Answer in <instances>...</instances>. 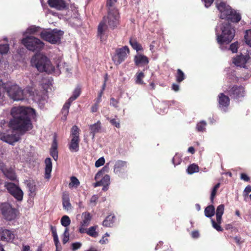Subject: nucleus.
I'll return each mask as SVG.
<instances>
[{"label": "nucleus", "mask_w": 251, "mask_h": 251, "mask_svg": "<svg viewBox=\"0 0 251 251\" xmlns=\"http://www.w3.org/2000/svg\"><path fill=\"white\" fill-rule=\"evenodd\" d=\"M12 118L9 123L2 120L0 122V126L2 130H0V140L9 144H13L17 142L19 138L15 135H10L4 132L7 131V126L13 131H16L20 135H24L33 128L32 119L36 117V111L33 108L18 106L12 108L10 111Z\"/></svg>", "instance_id": "1"}, {"label": "nucleus", "mask_w": 251, "mask_h": 251, "mask_svg": "<svg viewBox=\"0 0 251 251\" xmlns=\"http://www.w3.org/2000/svg\"><path fill=\"white\" fill-rule=\"evenodd\" d=\"M107 16H104L103 17L98 26V36L100 39H102L108 27L114 29L120 25V16L119 10L107 11Z\"/></svg>", "instance_id": "2"}, {"label": "nucleus", "mask_w": 251, "mask_h": 251, "mask_svg": "<svg viewBox=\"0 0 251 251\" xmlns=\"http://www.w3.org/2000/svg\"><path fill=\"white\" fill-rule=\"evenodd\" d=\"M216 4L220 13L221 19H226L233 23H238L241 20V15L225 2L221 1L219 3L216 2Z\"/></svg>", "instance_id": "3"}, {"label": "nucleus", "mask_w": 251, "mask_h": 251, "mask_svg": "<svg viewBox=\"0 0 251 251\" xmlns=\"http://www.w3.org/2000/svg\"><path fill=\"white\" fill-rule=\"evenodd\" d=\"M221 34H217V42L220 44H229L233 39L235 30L231 24L227 22L222 24L221 27Z\"/></svg>", "instance_id": "4"}, {"label": "nucleus", "mask_w": 251, "mask_h": 251, "mask_svg": "<svg viewBox=\"0 0 251 251\" xmlns=\"http://www.w3.org/2000/svg\"><path fill=\"white\" fill-rule=\"evenodd\" d=\"M22 44L29 50L39 52L44 47L45 44L40 39L33 36H26L21 41Z\"/></svg>", "instance_id": "5"}, {"label": "nucleus", "mask_w": 251, "mask_h": 251, "mask_svg": "<svg viewBox=\"0 0 251 251\" xmlns=\"http://www.w3.org/2000/svg\"><path fill=\"white\" fill-rule=\"evenodd\" d=\"M64 32L60 30L54 29L49 31L44 29L40 33V36L43 40L52 44L60 43Z\"/></svg>", "instance_id": "6"}, {"label": "nucleus", "mask_w": 251, "mask_h": 251, "mask_svg": "<svg viewBox=\"0 0 251 251\" xmlns=\"http://www.w3.org/2000/svg\"><path fill=\"white\" fill-rule=\"evenodd\" d=\"M9 96L14 100H23L27 99V95H31L29 89H22L18 85H12L7 89Z\"/></svg>", "instance_id": "7"}, {"label": "nucleus", "mask_w": 251, "mask_h": 251, "mask_svg": "<svg viewBox=\"0 0 251 251\" xmlns=\"http://www.w3.org/2000/svg\"><path fill=\"white\" fill-rule=\"evenodd\" d=\"M31 63L35 65L40 72H47L50 65V61L48 57L41 54L34 55L31 59Z\"/></svg>", "instance_id": "8"}, {"label": "nucleus", "mask_w": 251, "mask_h": 251, "mask_svg": "<svg viewBox=\"0 0 251 251\" xmlns=\"http://www.w3.org/2000/svg\"><path fill=\"white\" fill-rule=\"evenodd\" d=\"M79 129L76 126H74L71 128V140L68 145L69 149L71 152H77L79 151L80 138Z\"/></svg>", "instance_id": "9"}, {"label": "nucleus", "mask_w": 251, "mask_h": 251, "mask_svg": "<svg viewBox=\"0 0 251 251\" xmlns=\"http://www.w3.org/2000/svg\"><path fill=\"white\" fill-rule=\"evenodd\" d=\"M129 52V49L126 46L116 49L115 53L112 56V60L114 64L118 66L123 62L127 58Z\"/></svg>", "instance_id": "10"}, {"label": "nucleus", "mask_w": 251, "mask_h": 251, "mask_svg": "<svg viewBox=\"0 0 251 251\" xmlns=\"http://www.w3.org/2000/svg\"><path fill=\"white\" fill-rule=\"evenodd\" d=\"M0 209L3 218L7 221L14 220L17 216V211L16 208L8 203H3L0 205Z\"/></svg>", "instance_id": "11"}, {"label": "nucleus", "mask_w": 251, "mask_h": 251, "mask_svg": "<svg viewBox=\"0 0 251 251\" xmlns=\"http://www.w3.org/2000/svg\"><path fill=\"white\" fill-rule=\"evenodd\" d=\"M4 187L8 192L18 201H21L23 198V192L21 189L12 182H5Z\"/></svg>", "instance_id": "12"}, {"label": "nucleus", "mask_w": 251, "mask_h": 251, "mask_svg": "<svg viewBox=\"0 0 251 251\" xmlns=\"http://www.w3.org/2000/svg\"><path fill=\"white\" fill-rule=\"evenodd\" d=\"M224 204L219 205L216 211V222L213 219L211 220L212 226L218 231H223V228L220 226V224L222 223V217L224 213Z\"/></svg>", "instance_id": "13"}, {"label": "nucleus", "mask_w": 251, "mask_h": 251, "mask_svg": "<svg viewBox=\"0 0 251 251\" xmlns=\"http://www.w3.org/2000/svg\"><path fill=\"white\" fill-rule=\"evenodd\" d=\"M14 231L3 227L0 228V240L6 243H12L15 238Z\"/></svg>", "instance_id": "14"}, {"label": "nucleus", "mask_w": 251, "mask_h": 251, "mask_svg": "<svg viewBox=\"0 0 251 251\" xmlns=\"http://www.w3.org/2000/svg\"><path fill=\"white\" fill-rule=\"evenodd\" d=\"M49 6L58 11H63L68 9V4L65 0H48Z\"/></svg>", "instance_id": "15"}, {"label": "nucleus", "mask_w": 251, "mask_h": 251, "mask_svg": "<svg viewBox=\"0 0 251 251\" xmlns=\"http://www.w3.org/2000/svg\"><path fill=\"white\" fill-rule=\"evenodd\" d=\"M127 162L122 160H117L114 167V172L121 177H124L126 172Z\"/></svg>", "instance_id": "16"}, {"label": "nucleus", "mask_w": 251, "mask_h": 251, "mask_svg": "<svg viewBox=\"0 0 251 251\" xmlns=\"http://www.w3.org/2000/svg\"><path fill=\"white\" fill-rule=\"evenodd\" d=\"M228 93L230 97L234 99H238L244 96V88L241 86L234 85L230 89Z\"/></svg>", "instance_id": "17"}, {"label": "nucleus", "mask_w": 251, "mask_h": 251, "mask_svg": "<svg viewBox=\"0 0 251 251\" xmlns=\"http://www.w3.org/2000/svg\"><path fill=\"white\" fill-rule=\"evenodd\" d=\"M110 176L108 175H105L102 177V178L100 180L97 181L94 184V187H97L100 186H102V190L103 191H106L108 190V185L110 184Z\"/></svg>", "instance_id": "18"}, {"label": "nucleus", "mask_w": 251, "mask_h": 251, "mask_svg": "<svg viewBox=\"0 0 251 251\" xmlns=\"http://www.w3.org/2000/svg\"><path fill=\"white\" fill-rule=\"evenodd\" d=\"M218 101L219 107L221 108H227L230 103L229 97L224 93L219 94Z\"/></svg>", "instance_id": "19"}, {"label": "nucleus", "mask_w": 251, "mask_h": 251, "mask_svg": "<svg viewBox=\"0 0 251 251\" xmlns=\"http://www.w3.org/2000/svg\"><path fill=\"white\" fill-rule=\"evenodd\" d=\"M134 61L136 66H143L149 63L148 58L144 55L139 54L134 57Z\"/></svg>", "instance_id": "20"}, {"label": "nucleus", "mask_w": 251, "mask_h": 251, "mask_svg": "<svg viewBox=\"0 0 251 251\" xmlns=\"http://www.w3.org/2000/svg\"><path fill=\"white\" fill-rule=\"evenodd\" d=\"M90 134L92 136V139H94L95 134L98 133L101 129V123L98 121L96 123L91 125L89 126Z\"/></svg>", "instance_id": "21"}, {"label": "nucleus", "mask_w": 251, "mask_h": 251, "mask_svg": "<svg viewBox=\"0 0 251 251\" xmlns=\"http://www.w3.org/2000/svg\"><path fill=\"white\" fill-rule=\"evenodd\" d=\"M46 164L45 178L49 179L52 171V162L50 158H47L45 160Z\"/></svg>", "instance_id": "22"}, {"label": "nucleus", "mask_w": 251, "mask_h": 251, "mask_svg": "<svg viewBox=\"0 0 251 251\" xmlns=\"http://www.w3.org/2000/svg\"><path fill=\"white\" fill-rule=\"evenodd\" d=\"M247 61L246 57L243 55H241L234 58L233 63L237 66L244 67Z\"/></svg>", "instance_id": "23"}, {"label": "nucleus", "mask_w": 251, "mask_h": 251, "mask_svg": "<svg viewBox=\"0 0 251 251\" xmlns=\"http://www.w3.org/2000/svg\"><path fill=\"white\" fill-rule=\"evenodd\" d=\"M115 216L114 215H108L103 221L102 225L105 227H111L115 222Z\"/></svg>", "instance_id": "24"}, {"label": "nucleus", "mask_w": 251, "mask_h": 251, "mask_svg": "<svg viewBox=\"0 0 251 251\" xmlns=\"http://www.w3.org/2000/svg\"><path fill=\"white\" fill-rule=\"evenodd\" d=\"M92 217L89 212H85L82 214V221L81 222L82 226H87L90 224Z\"/></svg>", "instance_id": "25"}, {"label": "nucleus", "mask_w": 251, "mask_h": 251, "mask_svg": "<svg viewBox=\"0 0 251 251\" xmlns=\"http://www.w3.org/2000/svg\"><path fill=\"white\" fill-rule=\"evenodd\" d=\"M3 174L7 178L10 180L14 181L16 179V175L14 170L11 168L7 169Z\"/></svg>", "instance_id": "26"}, {"label": "nucleus", "mask_w": 251, "mask_h": 251, "mask_svg": "<svg viewBox=\"0 0 251 251\" xmlns=\"http://www.w3.org/2000/svg\"><path fill=\"white\" fill-rule=\"evenodd\" d=\"M118 0H106V7L107 11H115L119 10L115 6V4L117 3Z\"/></svg>", "instance_id": "27"}, {"label": "nucleus", "mask_w": 251, "mask_h": 251, "mask_svg": "<svg viewBox=\"0 0 251 251\" xmlns=\"http://www.w3.org/2000/svg\"><path fill=\"white\" fill-rule=\"evenodd\" d=\"M129 44L132 48L137 51L143 50V48L140 44H139L135 39L131 38L129 40Z\"/></svg>", "instance_id": "28"}, {"label": "nucleus", "mask_w": 251, "mask_h": 251, "mask_svg": "<svg viewBox=\"0 0 251 251\" xmlns=\"http://www.w3.org/2000/svg\"><path fill=\"white\" fill-rule=\"evenodd\" d=\"M215 212V207L212 204L208 205L204 209V215L208 218L212 217L214 215Z\"/></svg>", "instance_id": "29"}, {"label": "nucleus", "mask_w": 251, "mask_h": 251, "mask_svg": "<svg viewBox=\"0 0 251 251\" xmlns=\"http://www.w3.org/2000/svg\"><path fill=\"white\" fill-rule=\"evenodd\" d=\"M176 80L177 83L181 82L185 78L184 73L180 69L176 70V73L175 75Z\"/></svg>", "instance_id": "30"}, {"label": "nucleus", "mask_w": 251, "mask_h": 251, "mask_svg": "<svg viewBox=\"0 0 251 251\" xmlns=\"http://www.w3.org/2000/svg\"><path fill=\"white\" fill-rule=\"evenodd\" d=\"M81 93V88L78 86L74 90L73 95L71 97H70L68 100H69L72 103L74 100H75L80 96Z\"/></svg>", "instance_id": "31"}, {"label": "nucleus", "mask_w": 251, "mask_h": 251, "mask_svg": "<svg viewBox=\"0 0 251 251\" xmlns=\"http://www.w3.org/2000/svg\"><path fill=\"white\" fill-rule=\"evenodd\" d=\"M98 226H91L87 230L86 233L92 237L96 238L98 237L99 235V233L98 232L96 231V229L98 228Z\"/></svg>", "instance_id": "32"}, {"label": "nucleus", "mask_w": 251, "mask_h": 251, "mask_svg": "<svg viewBox=\"0 0 251 251\" xmlns=\"http://www.w3.org/2000/svg\"><path fill=\"white\" fill-rule=\"evenodd\" d=\"M71 103H72L70 101L67 100L64 104L61 110V112L64 115L65 118L69 113V110Z\"/></svg>", "instance_id": "33"}, {"label": "nucleus", "mask_w": 251, "mask_h": 251, "mask_svg": "<svg viewBox=\"0 0 251 251\" xmlns=\"http://www.w3.org/2000/svg\"><path fill=\"white\" fill-rule=\"evenodd\" d=\"M206 125V122L201 121L197 124L196 128L198 132H203L205 131Z\"/></svg>", "instance_id": "34"}, {"label": "nucleus", "mask_w": 251, "mask_h": 251, "mask_svg": "<svg viewBox=\"0 0 251 251\" xmlns=\"http://www.w3.org/2000/svg\"><path fill=\"white\" fill-rule=\"evenodd\" d=\"M41 29L40 26L32 25L27 29L26 32L29 34H36L40 31Z\"/></svg>", "instance_id": "35"}, {"label": "nucleus", "mask_w": 251, "mask_h": 251, "mask_svg": "<svg viewBox=\"0 0 251 251\" xmlns=\"http://www.w3.org/2000/svg\"><path fill=\"white\" fill-rule=\"evenodd\" d=\"M27 187L30 194L35 195V192L36 191V187L35 183L33 181H30L27 183Z\"/></svg>", "instance_id": "36"}, {"label": "nucleus", "mask_w": 251, "mask_h": 251, "mask_svg": "<svg viewBox=\"0 0 251 251\" xmlns=\"http://www.w3.org/2000/svg\"><path fill=\"white\" fill-rule=\"evenodd\" d=\"M199 166L195 164L190 165L187 169V172L189 174H192L194 173L199 172Z\"/></svg>", "instance_id": "37"}, {"label": "nucleus", "mask_w": 251, "mask_h": 251, "mask_svg": "<svg viewBox=\"0 0 251 251\" xmlns=\"http://www.w3.org/2000/svg\"><path fill=\"white\" fill-rule=\"evenodd\" d=\"M145 77L144 73L143 72L137 73L136 74L135 82L138 84H143L144 82L143 80V78Z\"/></svg>", "instance_id": "38"}, {"label": "nucleus", "mask_w": 251, "mask_h": 251, "mask_svg": "<svg viewBox=\"0 0 251 251\" xmlns=\"http://www.w3.org/2000/svg\"><path fill=\"white\" fill-rule=\"evenodd\" d=\"M220 183H218L212 188L210 195V201L211 202H213L214 199L217 194V190L220 187Z\"/></svg>", "instance_id": "39"}, {"label": "nucleus", "mask_w": 251, "mask_h": 251, "mask_svg": "<svg viewBox=\"0 0 251 251\" xmlns=\"http://www.w3.org/2000/svg\"><path fill=\"white\" fill-rule=\"evenodd\" d=\"M244 39L246 43L251 47V29L246 31Z\"/></svg>", "instance_id": "40"}, {"label": "nucleus", "mask_w": 251, "mask_h": 251, "mask_svg": "<svg viewBox=\"0 0 251 251\" xmlns=\"http://www.w3.org/2000/svg\"><path fill=\"white\" fill-rule=\"evenodd\" d=\"M80 182L78 179L75 176H72L71 177V182L69 184L70 188L77 187L79 186Z\"/></svg>", "instance_id": "41"}, {"label": "nucleus", "mask_w": 251, "mask_h": 251, "mask_svg": "<svg viewBox=\"0 0 251 251\" xmlns=\"http://www.w3.org/2000/svg\"><path fill=\"white\" fill-rule=\"evenodd\" d=\"M61 224L64 227H67L71 224V220L70 218L67 216H63L61 219Z\"/></svg>", "instance_id": "42"}, {"label": "nucleus", "mask_w": 251, "mask_h": 251, "mask_svg": "<svg viewBox=\"0 0 251 251\" xmlns=\"http://www.w3.org/2000/svg\"><path fill=\"white\" fill-rule=\"evenodd\" d=\"M108 170V168L105 166L103 167L100 171H99L95 175V179L97 180L99 179L101 177L103 176V173L105 172H107Z\"/></svg>", "instance_id": "43"}, {"label": "nucleus", "mask_w": 251, "mask_h": 251, "mask_svg": "<svg viewBox=\"0 0 251 251\" xmlns=\"http://www.w3.org/2000/svg\"><path fill=\"white\" fill-rule=\"evenodd\" d=\"M9 50V45L0 44V53L1 54H6Z\"/></svg>", "instance_id": "44"}, {"label": "nucleus", "mask_w": 251, "mask_h": 251, "mask_svg": "<svg viewBox=\"0 0 251 251\" xmlns=\"http://www.w3.org/2000/svg\"><path fill=\"white\" fill-rule=\"evenodd\" d=\"M172 162L175 166L179 165L181 162V159L177 154L175 155L172 159Z\"/></svg>", "instance_id": "45"}, {"label": "nucleus", "mask_w": 251, "mask_h": 251, "mask_svg": "<svg viewBox=\"0 0 251 251\" xmlns=\"http://www.w3.org/2000/svg\"><path fill=\"white\" fill-rule=\"evenodd\" d=\"M105 163V159L104 157H101L97 160L95 162V166L96 167H99L102 166Z\"/></svg>", "instance_id": "46"}, {"label": "nucleus", "mask_w": 251, "mask_h": 251, "mask_svg": "<svg viewBox=\"0 0 251 251\" xmlns=\"http://www.w3.org/2000/svg\"><path fill=\"white\" fill-rule=\"evenodd\" d=\"M119 101L118 100H116L114 98H111L110 100V105L115 107H118V103Z\"/></svg>", "instance_id": "47"}, {"label": "nucleus", "mask_w": 251, "mask_h": 251, "mask_svg": "<svg viewBox=\"0 0 251 251\" xmlns=\"http://www.w3.org/2000/svg\"><path fill=\"white\" fill-rule=\"evenodd\" d=\"M69 239V229L66 228L65 229L64 232V237L62 240V242L63 244H66Z\"/></svg>", "instance_id": "48"}, {"label": "nucleus", "mask_w": 251, "mask_h": 251, "mask_svg": "<svg viewBox=\"0 0 251 251\" xmlns=\"http://www.w3.org/2000/svg\"><path fill=\"white\" fill-rule=\"evenodd\" d=\"M110 123L117 128L120 127V121L116 119H108Z\"/></svg>", "instance_id": "49"}, {"label": "nucleus", "mask_w": 251, "mask_h": 251, "mask_svg": "<svg viewBox=\"0 0 251 251\" xmlns=\"http://www.w3.org/2000/svg\"><path fill=\"white\" fill-rule=\"evenodd\" d=\"M50 154L55 160L58 158L57 150L50 149Z\"/></svg>", "instance_id": "50"}, {"label": "nucleus", "mask_w": 251, "mask_h": 251, "mask_svg": "<svg viewBox=\"0 0 251 251\" xmlns=\"http://www.w3.org/2000/svg\"><path fill=\"white\" fill-rule=\"evenodd\" d=\"M62 202L70 201L69 193L67 191L63 192L62 196Z\"/></svg>", "instance_id": "51"}, {"label": "nucleus", "mask_w": 251, "mask_h": 251, "mask_svg": "<svg viewBox=\"0 0 251 251\" xmlns=\"http://www.w3.org/2000/svg\"><path fill=\"white\" fill-rule=\"evenodd\" d=\"M62 205L64 209L68 210L71 207L70 201H63Z\"/></svg>", "instance_id": "52"}, {"label": "nucleus", "mask_w": 251, "mask_h": 251, "mask_svg": "<svg viewBox=\"0 0 251 251\" xmlns=\"http://www.w3.org/2000/svg\"><path fill=\"white\" fill-rule=\"evenodd\" d=\"M251 192V186L248 185L245 188L243 192V195L245 197H247L249 195V193Z\"/></svg>", "instance_id": "53"}, {"label": "nucleus", "mask_w": 251, "mask_h": 251, "mask_svg": "<svg viewBox=\"0 0 251 251\" xmlns=\"http://www.w3.org/2000/svg\"><path fill=\"white\" fill-rule=\"evenodd\" d=\"M81 246V244L79 242H75L72 244V249L73 251H75Z\"/></svg>", "instance_id": "54"}, {"label": "nucleus", "mask_w": 251, "mask_h": 251, "mask_svg": "<svg viewBox=\"0 0 251 251\" xmlns=\"http://www.w3.org/2000/svg\"><path fill=\"white\" fill-rule=\"evenodd\" d=\"M240 178L245 181H249L250 180V177L245 173H241L240 175Z\"/></svg>", "instance_id": "55"}, {"label": "nucleus", "mask_w": 251, "mask_h": 251, "mask_svg": "<svg viewBox=\"0 0 251 251\" xmlns=\"http://www.w3.org/2000/svg\"><path fill=\"white\" fill-rule=\"evenodd\" d=\"M230 50L233 53L237 52V50H238L237 45L236 43L231 44L230 46Z\"/></svg>", "instance_id": "56"}, {"label": "nucleus", "mask_w": 251, "mask_h": 251, "mask_svg": "<svg viewBox=\"0 0 251 251\" xmlns=\"http://www.w3.org/2000/svg\"><path fill=\"white\" fill-rule=\"evenodd\" d=\"M206 7H209L213 2L214 0H201Z\"/></svg>", "instance_id": "57"}, {"label": "nucleus", "mask_w": 251, "mask_h": 251, "mask_svg": "<svg viewBox=\"0 0 251 251\" xmlns=\"http://www.w3.org/2000/svg\"><path fill=\"white\" fill-rule=\"evenodd\" d=\"M99 104L95 103V104L91 107V112L92 113L96 112L99 109Z\"/></svg>", "instance_id": "58"}, {"label": "nucleus", "mask_w": 251, "mask_h": 251, "mask_svg": "<svg viewBox=\"0 0 251 251\" xmlns=\"http://www.w3.org/2000/svg\"><path fill=\"white\" fill-rule=\"evenodd\" d=\"M52 236H53V241H54V244H55V245L56 246V248H57L58 247V244L59 243L57 234V235H52Z\"/></svg>", "instance_id": "59"}, {"label": "nucleus", "mask_w": 251, "mask_h": 251, "mask_svg": "<svg viewBox=\"0 0 251 251\" xmlns=\"http://www.w3.org/2000/svg\"><path fill=\"white\" fill-rule=\"evenodd\" d=\"M50 149L57 150V143L55 139L53 141Z\"/></svg>", "instance_id": "60"}, {"label": "nucleus", "mask_w": 251, "mask_h": 251, "mask_svg": "<svg viewBox=\"0 0 251 251\" xmlns=\"http://www.w3.org/2000/svg\"><path fill=\"white\" fill-rule=\"evenodd\" d=\"M172 88L175 91L177 92L179 89V86L178 84L173 83L172 86Z\"/></svg>", "instance_id": "61"}, {"label": "nucleus", "mask_w": 251, "mask_h": 251, "mask_svg": "<svg viewBox=\"0 0 251 251\" xmlns=\"http://www.w3.org/2000/svg\"><path fill=\"white\" fill-rule=\"evenodd\" d=\"M50 230L52 233V235H57V231H56V228L55 226H54L52 225L50 226Z\"/></svg>", "instance_id": "62"}, {"label": "nucleus", "mask_w": 251, "mask_h": 251, "mask_svg": "<svg viewBox=\"0 0 251 251\" xmlns=\"http://www.w3.org/2000/svg\"><path fill=\"white\" fill-rule=\"evenodd\" d=\"M7 168L5 167V164L0 161V170L2 171V173L4 172Z\"/></svg>", "instance_id": "63"}, {"label": "nucleus", "mask_w": 251, "mask_h": 251, "mask_svg": "<svg viewBox=\"0 0 251 251\" xmlns=\"http://www.w3.org/2000/svg\"><path fill=\"white\" fill-rule=\"evenodd\" d=\"M192 236L193 238H198L199 236V233L198 231H193L191 233Z\"/></svg>", "instance_id": "64"}]
</instances>
